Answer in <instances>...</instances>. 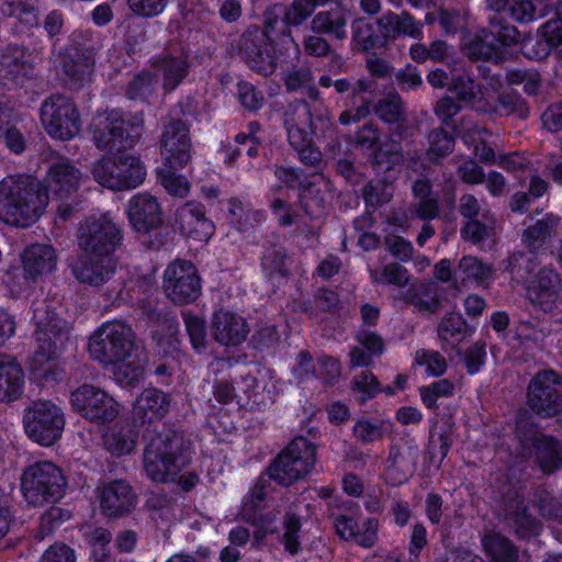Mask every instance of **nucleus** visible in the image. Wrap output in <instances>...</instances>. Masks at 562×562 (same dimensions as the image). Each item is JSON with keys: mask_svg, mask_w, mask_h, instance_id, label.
Returning <instances> with one entry per match:
<instances>
[{"mask_svg": "<svg viewBox=\"0 0 562 562\" xmlns=\"http://www.w3.org/2000/svg\"><path fill=\"white\" fill-rule=\"evenodd\" d=\"M23 391V371L10 356L0 353V402L18 400Z\"/></svg>", "mask_w": 562, "mask_h": 562, "instance_id": "nucleus-34", "label": "nucleus"}, {"mask_svg": "<svg viewBox=\"0 0 562 562\" xmlns=\"http://www.w3.org/2000/svg\"><path fill=\"white\" fill-rule=\"evenodd\" d=\"M151 66L162 75V87L167 92L173 91L183 81L190 68L188 57L183 53L156 56L151 59Z\"/></svg>", "mask_w": 562, "mask_h": 562, "instance_id": "nucleus-32", "label": "nucleus"}, {"mask_svg": "<svg viewBox=\"0 0 562 562\" xmlns=\"http://www.w3.org/2000/svg\"><path fill=\"white\" fill-rule=\"evenodd\" d=\"M144 469L154 482H175L190 457L183 436L162 428L159 432L145 436Z\"/></svg>", "mask_w": 562, "mask_h": 562, "instance_id": "nucleus-4", "label": "nucleus"}, {"mask_svg": "<svg viewBox=\"0 0 562 562\" xmlns=\"http://www.w3.org/2000/svg\"><path fill=\"white\" fill-rule=\"evenodd\" d=\"M81 44L76 40V46L63 59L64 81L71 90H79L92 80L98 45L93 42L88 47H81Z\"/></svg>", "mask_w": 562, "mask_h": 562, "instance_id": "nucleus-18", "label": "nucleus"}, {"mask_svg": "<svg viewBox=\"0 0 562 562\" xmlns=\"http://www.w3.org/2000/svg\"><path fill=\"white\" fill-rule=\"evenodd\" d=\"M484 30L496 44H499L498 47L503 52L520 42V32L517 27L496 14L488 18V24Z\"/></svg>", "mask_w": 562, "mask_h": 562, "instance_id": "nucleus-49", "label": "nucleus"}, {"mask_svg": "<svg viewBox=\"0 0 562 562\" xmlns=\"http://www.w3.org/2000/svg\"><path fill=\"white\" fill-rule=\"evenodd\" d=\"M405 300L422 314H434L440 306L439 289L436 283L422 282L407 290Z\"/></svg>", "mask_w": 562, "mask_h": 562, "instance_id": "nucleus-40", "label": "nucleus"}, {"mask_svg": "<svg viewBox=\"0 0 562 562\" xmlns=\"http://www.w3.org/2000/svg\"><path fill=\"white\" fill-rule=\"evenodd\" d=\"M116 268L117 261L114 256L81 254L72 267V274L80 283L101 286L114 277Z\"/></svg>", "mask_w": 562, "mask_h": 562, "instance_id": "nucleus-22", "label": "nucleus"}, {"mask_svg": "<svg viewBox=\"0 0 562 562\" xmlns=\"http://www.w3.org/2000/svg\"><path fill=\"white\" fill-rule=\"evenodd\" d=\"M201 279L194 265L187 260H176L164 273V290L176 304L194 302L201 294Z\"/></svg>", "mask_w": 562, "mask_h": 562, "instance_id": "nucleus-15", "label": "nucleus"}, {"mask_svg": "<svg viewBox=\"0 0 562 562\" xmlns=\"http://www.w3.org/2000/svg\"><path fill=\"white\" fill-rule=\"evenodd\" d=\"M140 349L133 329L122 322L103 324L89 341L91 357L103 366L116 363Z\"/></svg>", "mask_w": 562, "mask_h": 562, "instance_id": "nucleus-10", "label": "nucleus"}, {"mask_svg": "<svg viewBox=\"0 0 562 562\" xmlns=\"http://www.w3.org/2000/svg\"><path fill=\"white\" fill-rule=\"evenodd\" d=\"M387 425L384 420L372 422L367 418H360L352 428V435L358 441L369 445L381 440L385 436Z\"/></svg>", "mask_w": 562, "mask_h": 562, "instance_id": "nucleus-57", "label": "nucleus"}, {"mask_svg": "<svg viewBox=\"0 0 562 562\" xmlns=\"http://www.w3.org/2000/svg\"><path fill=\"white\" fill-rule=\"evenodd\" d=\"M375 114L387 124H395L393 131H404L406 109L403 99L397 92H390L378 101L374 106Z\"/></svg>", "mask_w": 562, "mask_h": 562, "instance_id": "nucleus-44", "label": "nucleus"}, {"mask_svg": "<svg viewBox=\"0 0 562 562\" xmlns=\"http://www.w3.org/2000/svg\"><path fill=\"white\" fill-rule=\"evenodd\" d=\"M319 188L315 184L306 187L300 194V203L304 213L310 217H318L325 210L327 200L321 194Z\"/></svg>", "mask_w": 562, "mask_h": 562, "instance_id": "nucleus-62", "label": "nucleus"}, {"mask_svg": "<svg viewBox=\"0 0 562 562\" xmlns=\"http://www.w3.org/2000/svg\"><path fill=\"white\" fill-rule=\"evenodd\" d=\"M334 527L341 539L355 540L363 548H372L378 541L379 521L375 518L366 519L360 530L356 520L341 515L335 518Z\"/></svg>", "mask_w": 562, "mask_h": 562, "instance_id": "nucleus-31", "label": "nucleus"}, {"mask_svg": "<svg viewBox=\"0 0 562 562\" xmlns=\"http://www.w3.org/2000/svg\"><path fill=\"white\" fill-rule=\"evenodd\" d=\"M316 464V446L305 437L294 438L268 468L269 477L289 486L308 475Z\"/></svg>", "mask_w": 562, "mask_h": 562, "instance_id": "nucleus-8", "label": "nucleus"}, {"mask_svg": "<svg viewBox=\"0 0 562 562\" xmlns=\"http://www.w3.org/2000/svg\"><path fill=\"white\" fill-rule=\"evenodd\" d=\"M101 513L108 518H122L132 514L138 496L126 480H113L98 487Z\"/></svg>", "mask_w": 562, "mask_h": 562, "instance_id": "nucleus-19", "label": "nucleus"}, {"mask_svg": "<svg viewBox=\"0 0 562 562\" xmlns=\"http://www.w3.org/2000/svg\"><path fill=\"white\" fill-rule=\"evenodd\" d=\"M403 131H391L389 138L374 149L370 164L380 170L389 171L403 165L405 146L409 138L402 135Z\"/></svg>", "mask_w": 562, "mask_h": 562, "instance_id": "nucleus-29", "label": "nucleus"}, {"mask_svg": "<svg viewBox=\"0 0 562 562\" xmlns=\"http://www.w3.org/2000/svg\"><path fill=\"white\" fill-rule=\"evenodd\" d=\"M484 29L469 36L462 45L463 54L471 60L491 61L501 64L504 53Z\"/></svg>", "mask_w": 562, "mask_h": 562, "instance_id": "nucleus-35", "label": "nucleus"}, {"mask_svg": "<svg viewBox=\"0 0 562 562\" xmlns=\"http://www.w3.org/2000/svg\"><path fill=\"white\" fill-rule=\"evenodd\" d=\"M516 461L551 474L562 469V441L541 432L530 418L516 425Z\"/></svg>", "mask_w": 562, "mask_h": 562, "instance_id": "nucleus-5", "label": "nucleus"}, {"mask_svg": "<svg viewBox=\"0 0 562 562\" xmlns=\"http://www.w3.org/2000/svg\"><path fill=\"white\" fill-rule=\"evenodd\" d=\"M437 334L442 344L454 348L467 339L470 328L461 314L449 313L438 324Z\"/></svg>", "mask_w": 562, "mask_h": 562, "instance_id": "nucleus-45", "label": "nucleus"}, {"mask_svg": "<svg viewBox=\"0 0 562 562\" xmlns=\"http://www.w3.org/2000/svg\"><path fill=\"white\" fill-rule=\"evenodd\" d=\"M132 227L139 233H149L162 224V210L158 199L150 193H137L126 204Z\"/></svg>", "mask_w": 562, "mask_h": 562, "instance_id": "nucleus-21", "label": "nucleus"}, {"mask_svg": "<svg viewBox=\"0 0 562 562\" xmlns=\"http://www.w3.org/2000/svg\"><path fill=\"white\" fill-rule=\"evenodd\" d=\"M176 222L180 233L199 241H206L213 235L214 225L205 215V206L189 201L178 207Z\"/></svg>", "mask_w": 562, "mask_h": 562, "instance_id": "nucleus-23", "label": "nucleus"}, {"mask_svg": "<svg viewBox=\"0 0 562 562\" xmlns=\"http://www.w3.org/2000/svg\"><path fill=\"white\" fill-rule=\"evenodd\" d=\"M329 0H293L284 5L285 26H301L313 16L316 8L325 5Z\"/></svg>", "mask_w": 562, "mask_h": 562, "instance_id": "nucleus-53", "label": "nucleus"}, {"mask_svg": "<svg viewBox=\"0 0 562 562\" xmlns=\"http://www.w3.org/2000/svg\"><path fill=\"white\" fill-rule=\"evenodd\" d=\"M302 144H290V146L296 151L299 160L308 168L316 170L322 168L323 155L321 150L314 145L312 136L302 138Z\"/></svg>", "mask_w": 562, "mask_h": 562, "instance_id": "nucleus-64", "label": "nucleus"}, {"mask_svg": "<svg viewBox=\"0 0 562 562\" xmlns=\"http://www.w3.org/2000/svg\"><path fill=\"white\" fill-rule=\"evenodd\" d=\"M170 395L156 389H145L135 400L132 417L139 425L153 424L162 419L169 412Z\"/></svg>", "mask_w": 562, "mask_h": 562, "instance_id": "nucleus-25", "label": "nucleus"}, {"mask_svg": "<svg viewBox=\"0 0 562 562\" xmlns=\"http://www.w3.org/2000/svg\"><path fill=\"white\" fill-rule=\"evenodd\" d=\"M137 432L134 430L132 425L124 424L114 427L108 432L103 440L105 448L114 454L122 456L130 453L136 445Z\"/></svg>", "mask_w": 562, "mask_h": 562, "instance_id": "nucleus-48", "label": "nucleus"}, {"mask_svg": "<svg viewBox=\"0 0 562 562\" xmlns=\"http://www.w3.org/2000/svg\"><path fill=\"white\" fill-rule=\"evenodd\" d=\"M453 391L454 385L448 379H441L419 389L423 403L430 409L437 407V400L439 397L451 396Z\"/></svg>", "mask_w": 562, "mask_h": 562, "instance_id": "nucleus-63", "label": "nucleus"}, {"mask_svg": "<svg viewBox=\"0 0 562 562\" xmlns=\"http://www.w3.org/2000/svg\"><path fill=\"white\" fill-rule=\"evenodd\" d=\"M557 15L558 19L550 20L542 26L544 43H537L540 49L535 52V57L538 59L546 58L551 49L562 57V20L560 10L557 11Z\"/></svg>", "mask_w": 562, "mask_h": 562, "instance_id": "nucleus-50", "label": "nucleus"}, {"mask_svg": "<svg viewBox=\"0 0 562 562\" xmlns=\"http://www.w3.org/2000/svg\"><path fill=\"white\" fill-rule=\"evenodd\" d=\"M123 240L122 229L109 216H91L77 231L78 248L91 256H113Z\"/></svg>", "mask_w": 562, "mask_h": 562, "instance_id": "nucleus-13", "label": "nucleus"}, {"mask_svg": "<svg viewBox=\"0 0 562 562\" xmlns=\"http://www.w3.org/2000/svg\"><path fill=\"white\" fill-rule=\"evenodd\" d=\"M495 111L503 116H516L526 120L530 110L526 100L517 92H503L498 95Z\"/></svg>", "mask_w": 562, "mask_h": 562, "instance_id": "nucleus-55", "label": "nucleus"}, {"mask_svg": "<svg viewBox=\"0 0 562 562\" xmlns=\"http://www.w3.org/2000/svg\"><path fill=\"white\" fill-rule=\"evenodd\" d=\"M227 50L262 76H270L277 69L273 41L257 25L249 26L237 40L231 41Z\"/></svg>", "mask_w": 562, "mask_h": 562, "instance_id": "nucleus-9", "label": "nucleus"}, {"mask_svg": "<svg viewBox=\"0 0 562 562\" xmlns=\"http://www.w3.org/2000/svg\"><path fill=\"white\" fill-rule=\"evenodd\" d=\"M190 342L195 350H203L206 347V325L205 321L190 311L181 313Z\"/></svg>", "mask_w": 562, "mask_h": 562, "instance_id": "nucleus-59", "label": "nucleus"}, {"mask_svg": "<svg viewBox=\"0 0 562 562\" xmlns=\"http://www.w3.org/2000/svg\"><path fill=\"white\" fill-rule=\"evenodd\" d=\"M210 330L220 345L237 347L247 339L250 327L240 314L222 308L213 313Z\"/></svg>", "mask_w": 562, "mask_h": 562, "instance_id": "nucleus-20", "label": "nucleus"}, {"mask_svg": "<svg viewBox=\"0 0 562 562\" xmlns=\"http://www.w3.org/2000/svg\"><path fill=\"white\" fill-rule=\"evenodd\" d=\"M429 148L427 156L434 164H439L440 159L452 153L454 138L442 127L434 128L428 136Z\"/></svg>", "mask_w": 562, "mask_h": 562, "instance_id": "nucleus-56", "label": "nucleus"}, {"mask_svg": "<svg viewBox=\"0 0 562 562\" xmlns=\"http://www.w3.org/2000/svg\"><path fill=\"white\" fill-rule=\"evenodd\" d=\"M352 40L359 50L369 52L384 47V37L379 33L376 22L357 19L351 24Z\"/></svg>", "mask_w": 562, "mask_h": 562, "instance_id": "nucleus-47", "label": "nucleus"}, {"mask_svg": "<svg viewBox=\"0 0 562 562\" xmlns=\"http://www.w3.org/2000/svg\"><path fill=\"white\" fill-rule=\"evenodd\" d=\"M493 274V266L474 256L462 257L458 267L453 269L454 282L461 284H465L467 282L483 284L491 281Z\"/></svg>", "mask_w": 562, "mask_h": 562, "instance_id": "nucleus-39", "label": "nucleus"}, {"mask_svg": "<svg viewBox=\"0 0 562 562\" xmlns=\"http://www.w3.org/2000/svg\"><path fill=\"white\" fill-rule=\"evenodd\" d=\"M527 404L541 417H553L562 412V378L553 370L539 371L529 382Z\"/></svg>", "mask_w": 562, "mask_h": 562, "instance_id": "nucleus-14", "label": "nucleus"}, {"mask_svg": "<svg viewBox=\"0 0 562 562\" xmlns=\"http://www.w3.org/2000/svg\"><path fill=\"white\" fill-rule=\"evenodd\" d=\"M0 13L26 26L37 23V11L32 0H7L0 5Z\"/></svg>", "mask_w": 562, "mask_h": 562, "instance_id": "nucleus-52", "label": "nucleus"}, {"mask_svg": "<svg viewBox=\"0 0 562 562\" xmlns=\"http://www.w3.org/2000/svg\"><path fill=\"white\" fill-rule=\"evenodd\" d=\"M283 126L289 144H302V138L311 136L313 131V114L305 101L290 103L283 112Z\"/></svg>", "mask_w": 562, "mask_h": 562, "instance_id": "nucleus-28", "label": "nucleus"}, {"mask_svg": "<svg viewBox=\"0 0 562 562\" xmlns=\"http://www.w3.org/2000/svg\"><path fill=\"white\" fill-rule=\"evenodd\" d=\"M390 469L404 476L412 475L417 465V456L412 447L402 450L397 446H392L389 454Z\"/></svg>", "mask_w": 562, "mask_h": 562, "instance_id": "nucleus-58", "label": "nucleus"}, {"mask_svg": "<svg viewBox=\"0 0 562 562\" xmlns=\"http://www.w3.org/2000/svg\"><path fill=\"white\" fill-rule=\"evenodd\" d=\"M143 350H138L113 366V378L121 386H132L139 382L144 373Z\"/></svg>", "mask_w": 562, "mask_h": 562, "instance_id": "nucleus-46", "label": "nucleus"}, {"mask_svg": "<svg viewBox=\"0 0 562 562\" xmlns=\"http://www.w3.org/2000/svg\"><path fill=\"white\" fill-rule=\"evenodd\" d=\"M504 522L518 538L528 540L541 531V524L528 514L524 498L516 496L504 506Z\"/></svg>", "mask_w": 562, "mask_h": 562, "instance_id": "nucleus-26", "label": "nucleus"}, {"mask_svg": "<svg viewBox=\"0 0 562 562\" xmlns=\"http://www.w3.org/2000/svg\"><path fill=\"white\" fill-rule=\"evenodd\" d=\"M41 123L45 132L61 140L74 138L80 133L81 119L74 100L55 93L46 98L40 109Z\"/></svg>", "mask_w": 562, "mask_h": 562, "instance_id": "nucleus-12", "label": "nucleus"}, {"mask_svg": "<svg viewBox=\"0 0 562 562\" xmlns=\"http://www.w3.org/2000/svg\"><path fill=\"white\" fill-rule=\"evenodd\" d=\"M559 223V217L553 214H546L533 225L528 226L522 234V243L533 251L538 249L550 237L552 231Z\"/></svg>", "mask_w": 562, "mask_h": 562, "instance_id": "nucleus-51", "label": "nucleus"}, {"mask_svg": "<svg viewBox=\"0 0 562 562\" xmlns=\"http://www.w3.org/2000/svg\"><path fill=\"white\" fill-rule=\"evenodd\" d=\"M539 267L540 261L532 251L513 252L504 261V270L509 273L512 282L521 284L525 288L528 285Z\"/></svg>", "mask_w": 562, "mask_h": 562, "instance_id": "nucleus-38", "label": "nucleus"}, {"mask_svg": "<svg viewBox=\"0 0 562 562\" xmlns=\"http://www.w3.org/2000/svg\"><path fill=\"white\" fill-rule=\"evenodd\" d=\"M0 142L13 154L20 155L27 147L24 133L14 123L11 109L0 104Z\"/></svg>", "mask_w": 562, "mask_h": 562, "instance_id": "nucleus-41", "label": "nucleus"}, {"mask_svg": "<svg viewBox=\"0 0 562 562\" xmlns=\"http://www.w3.org/2000/svg\"><path fill=\"white\" fill-rule=\"evenodd\" d=\"M44 186L29 175L8 176L0 181V218L12 226L35 223L48 204Z\"/></svg>", "mask_w": 562, "mask_h": 562, "instance_id": "nucleus-3", "label": "nucleus"}, {"mask_svg": "<svg viewBox=\"0 0 562 562\" xmlns=\"http://www.w3.org/2000/svg\"><path fill=\"white\" fill-rule=\"evenodd\" d=\"M66 487L63 470L50 461L34 462L21 475L23 497L32 506L56 503L64 496Z\"/></svg>", "mask_w": 562, "mask_h": 562, "instance_id": "nucleus-7", "label": "nucleus"}, {"mask_svg": "<svg viewBox=\"0 0 562 562\" xmlns=\"http://www.w3.org/2000/svg\"><path fill=\"white\" fill-rule=\"evenodd\" d=\"M59 302L37 299L33 302L34 338L36 349L32 357L31 370L40 379L56 381L58 372L50 362L64 352L71 342V325L59 316Z\"/></svg>", "mask_w": 562, "mask_h": 562, "instance_id": "nucleus-2", "label": "nucleus"}, {"mask_svg": "<svg viewBox=\"0 0 562 562\" xmlns=\"http://www.w3.org/2000/svg\"><path fill=\"white\" fill-rule=\"evenodd\" d=\"M24 54L18 48L7 49L0 54V85H23L33 68L23 60Z\"/></svg>", "mask_w": 562, "mask_h": 562, "instance_id": "nucleus-36", "label": "nucleus"}, {"mask_svg": "<svg viewBox=\"0 0 562 562\" xmlns=\"http://www.w3.org/2000/svg\"><path fill=\"white\" fill-rule=\"evenodd\" d=\"M192 143L189 126L172 117L161 136V154L170 169H181L191 161Z\"/></svg>", "mask_w": 562, "mask_h": 562, "instance_id": "nucleus-17", "label": "nucleus"}, {"mask_svg": "<svg viewBox=\"0 0 562 562\" xmlns=\"http://www.w3.org/2000/svg\"><path fill=\"white\" fill-rule=\"evenodd\" d=\"M23 425L30 439L41 446L50 447L61 437L65 417L61 408L52 401L37 400L25 408Z\"/></svg>", "mask_w": 562, "mask_h": 562, "instance_id": "nucleus-11", "label": "nucleus"}, {"mask_svg": "<svg viewBox=\"0 0 562 562\" xmlns=\"http://www.w3.org/2000/svg\"><path fill=\"white\" fill-rule=\"evenodd\" d=\"M291 259L282 246L270 245L261 256V269L270 281L289 277Z\"/></svg>", "mask_w": 562, "mask_h": 562, "instance_id": "nucleus-42", "label": "nucleus"}, {"mask_svg": "<svg viewBox=\"0 0 562 562\" xmlns=\"http://www.w3.org/2000/svg\"><path fill=\"white\" fill-rule=\"evenodd\" d=\"M22 263L25 277L36 279L40 276L54 271L57 263V256L52 246L34 244L24 249Z\"/></svg>", "mask_w": 562, "mask_h": 562, "instance_id": "nucleus-33", "label": "nucleus"}, {"mask_svg": "<svg viewBox=\"0 0 562 562\" xmlns=\"http://www.w3.org/2000/svg\"><path fill=\"white\" fill-rule=\"evenodd\" d=\"M144 508L150 520L159 529H167L177 520L176 502L164 493H149Z\"/></svg>", "mask_w": 562, "mask_h": 562, "instance_id": "nucleus-37", "label": "nucleus"}, {"mask_svg": "<svg viewBox=\"0 0 562 562\" xmlns=\"http://www.w3.org/2000/svg\"><path fill=\"white\" fill-rule=\"evenodd\" d=\"M561 280L559 273L549 267H539L526 286L529 302L543 311H550L559 296Z\"/></svg>", "mask_w": 562, "mask_h": 562, "instance_id": "nucleus-24", "label": "nucleus"}, {"mask_svg": "<svg viewBox=\"0 0 562 562\" xmlns=\"http://www.w3.org/2000/svg\"><path fill=\"white\" fill-rule=\"evenodd\" d=\"M142 128L111 113L93 130V142L100 150L114 153L115 156L103 157L92 165L94 180L111 190H131L140 186L146 177V168L136 156L126 154L138 142Z\"/></svg>", "mask_w": 562, "mask_h": 562, "instance_id": "nucleus-1", "label": "nucleus"}, {"mask_svg": "<svg viewBox=\"0 0 562 562\" xmlns=\"http://www.w3.org/2000/svg\"><path fill=\"white\" fill-rule=\"evenodd\" d=\"M362 196L367 206L376 207L391 201L393 189L385 180L370 181L362 188Z\"/></svg>", "mask_w": 562, "mask_h": 562, "instance_id": "nucleus-61", "label": "nucleus"}, {"mask_svg": "<svg viewBox=\"0 0 562 562\" xmlns=\"http://www.w3.org/2000/svg\"><path fill=\"white\" fill-rule=\"evenodd\" d=\"M156 85V76L143 70L127 83L125 93L131 100H146L155 91Z\"/></svg>", "mask_w": 562, "mask_h": 562, "instance_id": "nucleus-60", "label": "nucleus"}, {"mask_svg": "<svg viewBox=\"0 0 562 562\" xmlns=\"http://www.w3.org/2000/svg\"><path fill=\"white\" fill-rule=\"evenodd\" d=\"M72 408L88 420L105 424L119 415V404L104 391L83 384L71 393Z\"/></svg>", "mask_w": 562, "mask_h": 562, "instance_id": "nucleus-16", "label": "nucleus"}, {"mask_svg": "<svg viewBox=\"0 0 562 562\" xmlns=\"http://www.w3.org/2000/svg\"><path fill=\"white\" fill-rule=\"evenodd\" d=\"M81 172L67 158L50 161L45 177L44 189L58 201L57 216L68 221L82 210L83 201L77 195L81 182Z\"/></svg>", "mask_w": 562, "mask_h": 562, "instance_id": "nucleus-6", "label": "nucleus"}, {"mask_svg": "<svg viewBox=\"0 0 562 562\" xmlns=\"http://www.w3.org/2000/svg\"><path fill=\"white\" fill-rule=\"evenodd\" d=\"M413 202L409 206L412 217L430 222L440 215L438 194L432 190V183L427 178H419L412 186Z\"/></svg>", "mask_w": 562, "mask_h": 562, "instance_id": "nucleus-27", "label": "nucleus"}, {"mask_svg": "<svg viewBox=\"0 0 562 562\" xmlns=\"http://www.w3.org/2000/svg\"><path fill=\"white\" fill-rule=\"evenodd\" d=\"M348 12L340 3H335L328 10L317 12L311 21V30L316 34H324L337 41L347 37Z\"/></svg>", "mask_w": 562, "mask_h": 562, "instance_id": "nucleus-30", "label": "nucleus"}, {"mask_svg": "<svg viewBox=\"0 0 562 562\" xmlns=\"http://www.w3.org/2000/svg\"><path fill=\"white\" fill-rule=\"evenodd\" d=\"M482 546L492 562H517L518 549L505 536L490 530L482 537Z\"/></svg>", "mask_w": 562, "mask_h": 562, "instance_id": "nucleus-43", "label": "nucleus"}, {"mask_svg": "<svg viewBox=\"0 0 562 562\" xmlns=\"http://www.w3.org/2000/svg\"><path fill=\"white\" fill-rule=\"evenodd\" d=\"M284 85L289 91L305 90L306 94L317 100L318 90L315 87L313 72L307 67H293L284 78Z\"/></svg>", "mask_w": 562, "mask_h": 562, "instance_id": "nucleus-54", "label": "nucleus"}]
</instances>
